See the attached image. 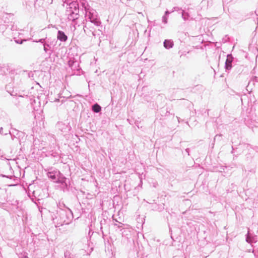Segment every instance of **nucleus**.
<instances>
[{
  "instance_id": "obj_3",
  "label": "nucleus",
  "mask_w": 258,
  "mask_h": 258,
  "mask_svg": "<svg viewBox=\"0 0 258 258\" xmlns=\"http://www.w3.org/2000/svg\"><path fill=\"white\" fill-rule=\"evenodd\" d=\"M93 110L95 112H99L101 110V107L97 104L94 105L92 107Z\"/></svg>"
},
{
  "instance_id": "obj_4",
  "label": "nucleus",
  "mask_w": 258,
  "mask_h": 258,
  "mask_svg": "<svg viewBox=\"0 0 258 258\" xmlns=\"http://www.w3.org/2000/svg\"><path fill=\"white\" fill-rule=\"evenodd\" d=\"M226 68L227 69L231 68V61L228 60V59H227L226 61Z\"/></svg>"
},
{
  "instance_id": "obj_2",
  "label": "nucleus",
  "mask_w": 258,
  "mask_h": 258,
  "mask_svg": "<svg viewBox=\"0 0 258 258\" xmlns=\"http://www.w3.org/2000/svg\"><path fill=\"white\" fill-rule=\"evenodd\" d=\"M173 43L170 40H165L164 42V46L166 48H170L172 47Z\"/></svg>"
},
{
  "instance_id": "obj_5",
  "label": "nucleus",
  "mask_w": 258,
  "mask_h": 258,
  "mask_svg": "<svg viewBox=\"0 0 258 258\" xmlns=\"http://www.w3.org/2000/svg\"><path fill=\"white\" fill-rule=\"evenodd\" d=\"M49 174H50V175L49 176L51 178H52V179H55V176L54 175H51V173H49Z\"/></svg>"
},
{
  "instance_id": "obj_1",
  "label": "nucleus",
  "mask_w": 258,
  "mask_h": 258,
  "mask_svg": "<svg viewBox=\"0 0 258 258\" xmlns=\"http://www.w3.org/2000/svg\"><path fill=\"white\" fill-rule=\"evenodd\" d=\"M57 38L61 41H66L67 40L68 37L63 32L59 31L58 32Z\"/></svg>"
},
{
  "instance_id": "obj_6",
  "label": "nucleus",
  "mask_w": 258,
  "mask_h": 258,
  "mask_svg": "<svg viewBox=\"0 0 258 258\" xmlns=\"http://www.w3.org/2000/svg\"><path fill=\"white\" fill-rule=\"evenodd\" d=\"M24 258H28V257L27 256H25Z\"/></svg>"
}]
</instances>
